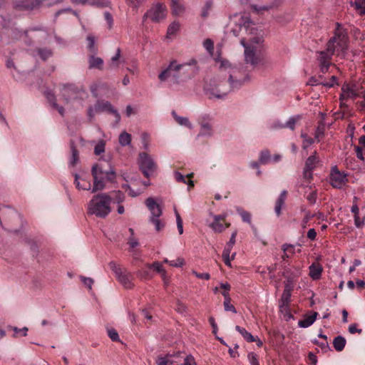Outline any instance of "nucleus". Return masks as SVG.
<instances>
[{
	"instance_id": "nucleus-1",
	"label": "nucleus",
	"mask_w": 365,
	"mask_h": 365,
	"mask_svg": "<svg viewBox=\"0 0 365 365\" xmlns=\"http://www.w3.org/2000/svg\"><path fill=\"white\" fill-rule=\"evenodd\" d=\"M233 26L228 33V37L239 38L240 44L245 48L246 63L252 66L259 64L262 60L263 36L255 24L246 14L234 16Z\"/></svg>"
},
{
	"instance_id": "nucleus-2",
	"label": "nucleus",
	"mask_w": 365,
	"mask_h": 365,
	"mask_svg": "<svg viewBox=\"0 0 365 365\" xmlns=\"http://www.w3.org/2000/svg\"><path fill=\"white\" fill-rule=\"evenodd\" d=\"M219 72L205 86L210 99H224L231 91L238 90L245 81L240 78V70L225 59H219Z\"/></svg>"
},
{
	"instance_id": "nucleus-3",
	"label": "nucleus",
	"mask_w": 365,
	"mask_h": 365,
	"mask_svg": "<svg viewBox=\"0 0 365 365\" xmlns=\"http://www.w3.org/2000/svg\"><path fill=\"white\" fill-rule=\"evenodd\" d=\"M110 158L108 160L100 159L99 162L93 165L91 169L93 178V186L91 187L90 180L83 178H79L78 174H75V184L78 190H91L96 192L105 187L106 181L112 182L116 178V173L110 163Z\"/></svg>"
},
{
	"instance_id": "nucleus-4",
	"label": "nucleus",
	"mask_w": 365,
	"mask_h": 365,
	"mask_svg": "<svg viewBox=\"0 0 365 365\" xmlns=\"http://www.w3.org/2000/svg\"><path fill=\"white\" fill-rule=\"evenodd\" d=\"M347 34L341 25L336 23L334 35L328 41L326 49L317 51L316 53L320 71L322 73H326L331 64L332 56L334 54H344L347 49Z\"/></svg>"
},
{
	"instance_id": "nucleus-5",
	"label": "nucleus",
	"mask_w": 365,
	"mask_h": 365,
	"mask_svg": "<svg viewBox=\"0 0 365 365\" xmlns=\"http://www.w3.org/2000/svg\"><path fill=\"white\" fill-rule=\"evenodd\" d=\"M112 199L113 197L106 193L94 195L88 203V214L105 218L111 212Z\"/></svg>"
},
{
	"instance_id": "nucleus-6",
	"label": "nucleus",
	"mask_w": 365,
	"mask_h": 365,
	"mask_svg": "<svg viewBox=\"0 0 365 365\" xmlns=\"http://www.w3.org/2000/svg\"><path fill=\"white\" fill-rule=\"evenodd\" d=\"M63 1V0H12L11 8L14 11L30 13L43 6L49 8Z\"/></svg>"
},
{
	"instance_id": "nucleus-7",
	"label": "nucleus",
	"mask_w": 365,
	"mask_h": 365,
	"mask_svg": "<svg viewBox=\"0 0 365 365\" xmlns=\"http://www.w3.org/2000/svg\"><path fill=\"white\" fill-rule=\"evenodd\" d=\"M167 15L166 6L163 3H155L144 14L143 21L148 19L153 23L159 24L165 20Z\"/></svg>"
},
{
	"instance_id": "nucleus-8",
	"label": "nucleus",
	"mask_w": 365,
	"mask_h": 365,
	"mask_svg": "<svg viewBox=\"0 0 365 365\" xmlns=\"http://www.w3.org/2000/svg\"><path fill=\"white\" fill-rule=\"evenodd\" d=\"M108 111L113 113L115 117V120L118 123L120 120V116L118 112L114 109L108 101H98L93 107H89L88 109V115L90 120H92L96 113Z\"/></svg>"
},
{
	"instance_id": "nucleus-9",
	"label": "nucleus",
	"mask_w": 365,
	"mask_h": 365,
	"mask_svg": "<svg viewBox=\"0 0 365 365\" xmlns=\"http://www.w3.org/2000/svg\"><path fill=\"white\" fill-rule=\"evenodd\" d=\"M139 167L143 175L147 178L151 176L157 168L154 160L146 153L140 154Z\"/></svg>"
},
{
	"instance_id": "nucleus-10",
	"label": "nucleus",
	"mask_w": 365,
	"mask_h": 365,
	"mask_svg": "<svg viewBox=\"0 0 365 365\" xmlns=\"http://www.w3.org/2000/svg\"><path fill=\"white\" fill-rule=\"evenodd\" d=\"M182 66V64H178L175 61H171L169 66L159 74L160 81H165L172 78L173 83H177L179 77L178 73Z\"/></svg>"
},
{
	"instance_id": "nucleus-11",
	"label": "nucleus",
	"mask_w": 365,
	"mask_h": 365,
	"mask_svg": "<svg viewBox=\"0 0 365 365\" xmlns=\"http://www.w3.org/2000/svg\"><path fill=\"white\" fill-rule=\"evenodd\" d=\"M109 267L115 273L118 280L126 289H130L133 287L131 282L132 276L130 273L122 270V269L114 262L109 263Z\"/></svg>"
},
{
	"instance_id": "nucleus-12",
	"label": "nucleus",
	"mask_w": 365,
	"mask_h": 365,
	"mask_svg": "<svg viewBox=\"0 0 365 365\" xmlns=\"http://www.w3.org/2000/svg\"><path fill=\"white\" fill-rule=\"evenodd\" d=\"M329 182L333 187L341 189L348 182L347 175L340 172L336 166H334L329 175Z\"/></svg>"
},
{
	"instance_id": "nucleus-13",
	"label": "nucleus",
	"mask_w": 365,
	"mask_h": 365,
	"mask_svg": "<svg viewBox=\"0 0 365 365\" xmlns=\"http://www.w3.org/2000/svg\"><path fill=\"white\" fill-rule=\"evenodd\" d=\"M61 92L66 103L77 99L78 98H81L85 94L83 90L77 88L73 84L64 85Z\"/></svg>"
},
{
	"instance_id": "nucleus-14",
	"label": "nucleus",
	"mask_w": 365,
	"mask_h": 365,
	"mask_svg": "<svg viewBox=\"0 0 365 365\" xmlns=\"http://www.w3.org/2000/svg\"><path fill=\"white\" fill-rule=\"evenodd\" d=\"M182 355L181 353L160 356L156 359L157 365H181Z\"/></svg>"
},
{
	"instance_id": "nucleus-15",
	"label": "nucleus",
	"mask_w": 365,
	"mask_h": 365,
	"mask_svg": "<svg viewBox=\"0 0 365 365\" xmlns=\"http://www.w3.org/2000/svg\"><path fill=\"white\" fill-rule=\"evenodd\" d=\"M359 96L358 86L355 84L344 83L341 86V93L339 96L340 101L354 99Z\"/></svg>"
},
{
	"instance_id": "nucleus-16",
	"label": "nucleus",
	"mask_w": 365,
	"mask_h": 365,
	"mask_svg": "<svg viewBox=\"0 0 365 365\" xmlns=\"http://www.w3.org/2000/svg\"><path fill=\"white\" fill-rule=\"evenodd\" d=\"M200 130L197 135L198 137H212L214 133L212 125L210 123V118L208 115H204L202 117L201 121L200 122Z\"/></svg>"
},
{
	"instance_id": "nucleus-17",
	"label": "nucleus",
	"mask_w": 365,
	"mask_h": 365,
	"mask_svg": "<svg viewBox=\"0 0 365 365\" xmlns=\"http://www.w3.org/2000/svg\"><path fill=\"white\" fill-rule=\"evenodd\" d=\"M24 35L25 37H30L33 38H42L45 39L48 37V34L46 29L42 27H32L28 31H25ZM23 36V34L20 35V37Z\"/></svg>"
},
{
	"instance_id": "nucleus-18",
	"label": "nucleus",
	"mask_w": 365,
	"mask_h": 365,
	"mask_svg": "<svg viewBox=\"0 0 365 365\" xmlns=\"http://www.w3.org/2000/svg\"><path fill=\"white\" fill-rule=\"evenodd\" d=\"M145 205L151 213L150 217H160L163 210L160 204L157 203L153 197H148L145 200Z\"/></svg>"
},
{
	"instance_id": "nucleus-19",
	"label": "nucleus",
	"mask_w": 365,
	"mask_h": 365,
	"mask_svg": "<svg viewBox=\"0 0 365 365\" xmlns=\"http://www.w3.org/2000/svg\"><path fill=\"white\" fill-rule=\"evenodd\" d=\"M309 276L312 279L317 280L321 277L322 273L323 271V268L320 264L312 263L309 266Z\"/></svg>"
},
{
	"instance_id": "nucleus-20",
	"label": "nucleus",
	"mask_w": 365,
	"mask_h": 365,
	"mask_svg": "<svg viewBox=\"0 0 365 365\" xmlns=\"http://www.w3.org/2000/svg\"><path fill=\"white\" fill-rule=\"evenodd\" d=\"M71 1L76 4H88L90 5L99 7H106L109 4V2L106 0H71Z\"/></svg>"
},
{
	"instance_id": "nucleus-21",
	"label": "nucleus",
	"mask_w": 365,
	"mask_h": 365,
	"mask_svg": "<svg viewBox=\"0 0 365 365\" xmlns=\"http://www.w3.org/2000/svg\"><path fill=\"white\" fill-rule=\"evenodd\" d=\"M287 196V191L282 190L275 202L274 212L277 216H279L281 215V210H282V207L284 205V202L286 200Z\"/></svg>"
},
{
	"instance_id": "nucleus-22",
	"label": "nucleus",
	"mask_w": 365,
	"mask_h": 365,
	"mask_svg": "<svg viewBox=\"0 0 365 365\" xmlns=\"http://www.w3.org/2000/svg\"><path fill=\"white\" fill-rule=\"evenodd\" d=\"M317 315V312H313L310 315L305 316L304 319L298 322V326L302 328H307L310 327L315 322Z\"/></svg>"
},
{
	"instance_id": "nucleus-23",
	"label": "nucleus",
	"mask_w": 365,
	"mask_h": 365,
	"mask_svg": "<svg viewBox=\"0 0 365 365\" xmlns=\"http://www.w3.org/2000/svg\"><path fill=\"white\" fill-rule=\"evenodd\" d=\"M173 118L175 121L181 126L187 127L190 129L192 128V125L190 122L189 119L186 117L179 116L175 111H172L171 113Z\"/></svg>"
},
{
	"instance_id": "nucleus-24",
	"label": "nucleus",
	"mask_w": 365,
	"mask_h": 365,
	"mask_svg": "<svg viewBox=\"0 0 365 365\" xmlns=\"http://www.w3.org/2000/svg\"><path fill=\"white\" fill-rule=\"evenodd\" d=\"M103 65V61L100 57H96L93 55L91 56L88 58V67L89 68H98L102 69Z\"/></svg>"
},
{
	"instance_id": "nucleus-25",
	"label": "nucleus",
	"mask_w": 365,
	"mask_h": 365,
	"mask_svg": "<svg viewBox=\"0 0 365 365\" xmlns=\"http://www.w3.org/2000/svg\"><path fill=\"white\" fill-rule=\"evenodd\" d=\"M46 98L48 99V101H49V103H51V105L52 106V107L53 108L56 109L61 115H63L64 109L62 106H58L56 103V98H55L54 95L51 92L48 91L46 93Z\"/></svg>"
},
{
	"instance_id": "nucleus-26",
	"label": "nucleus",
	"mask_w": 365,
	"mask_h": 365,
	"mask_svg": "<svg viewBox=\"0 0 365 365\" xmlns=\"http://www.w3.org/2000/svg\"><path fill=\"white\" fill-rule=\"evenodd\" d=\"M346 339L341 336H336L333 340V346L337 351H341L346 345Z\"/></svg>"
},
{
	"instance_id": "nucleus-27",
	"label": "nucleus",
	"mask_w": 365,
	"mask_h": 365,
	"mask_svg": "<svg viewBox=\"0 0 365 365\" xmlns=\"http://www.w3.org/2000/svg\"><path fill=\"white\" fill-rule=\"evenodd\" d=\"M180 24L178 21H174L168 27L166 38H171V36L175 35L180 30Z\"/></svg>"
},
{
	"instance_id": "nucleus-28",
	"label": "nucleus",
	"mask_w": 365,
	"mask_h": 365,
	"mask_svg": "<svg viewBox=\"0 0 365 365\" xmlns=\"http://www.w3.org/2000/svg\"><path fill=\"white\" fill-rule=\"evenodd\" d=\"M317 153L314 152L313 155H310L305 162L304 168L307 170H314L319 163V159L316 155Z\"/></svg>"
},
{
	"instance_id": "nucleus-29",
	"label": "nucleus",
	"mask_w": 365,
	"mask_h": 365,
	"mask_svg": "<svg viewBox=\"0 0 365 365\" xmlns=\"http://www.w3.org/2000/svg\"><path fill=\"white\" fill-rule=\"evenodd\" d=\"M350 3L360 15L365 14V0H350Z\"/></svg>"
},
{
	"instance_id": "nucleus-30",
	"label": "nucleus",
	"mask_w": 365,
	"mask_h": 365,
	"mask_svg": "<svg viewBox=\"0 0 365 365\" xmlns=\"http://www.w3.org/2000/svg\"><path fill=\"white\" fill-rule=\"evenodd\" d=\"M235 329L244 337L247 341L253 342L256 341L255 336L248 332L245 328H242L240 326H236Z\"/></svg>"
},
{
	"instance_id": "nucleus-31",
	"label": "nucleus",
	"mask_w": 365,
	"mask_h": 365,
	"mask_svg": "<svg viewBox=\"0 0 365 365\" xmlns=\"http://www.w3.org/2000/svg\"><path fill=\"white\" fill-rule=\"evenodd\" d=\"M148 267L153 268L157 272L161 274L165 284L166 285L168 284V282L166 281V272L162 267L160 263H159L158 262H155L152 264H148Z\"/></svg>"
},
{
	"instance_id": "nucleus-32",
	"label": "nucleus",
	"mask_w": 365,
	"mask_h": 365,
	"mask_svg": "<svg viewBox=\"0 0 365 365\" xmlns=\"http://www.w3.org/2000/svg\"><path fill=\"white\" fill-rule=\"evenodd\" d=\"M259 161L262 165H267L272 162V156L268 150H264L261 151Z\"/></svg>"
},
{
	"instance_id": "nucleus-33",
	"label": "nucleus",
	"mask_w": 365,
	"mask_h": 365,
	"mask_svg": "<svg viewBox=\"0 0 365 365\" xmlns=\"http://www.w3.org/2000/svg\"><path fill=\"white\" fill-rule=\"evenodd\" d=\"M302 118V116L300 115H297L292 116L289 118V120L284 123V128H287L290 129L291 130H294L295 129V125L296 123L299 121Z\"/></svg>"
},
{
	"instance_id": "nucleus-34",
	"label": "nucleus",
	"mask_w": 365,
	"mask_h": 365,
	"mask_svg": "<svg viewBox=\"0 0 365 365\" xmlns=\"http://www.w3.org/2000/svg\"><path fill=\"white\" fill-rule=\"evenodd\" d=\"M171 9L173 15L179 16L183 11V6L177 0H171Z\"/></svg>"
},
{
	"instance_id": "nucleus-35",
	"label": "nucleus",
	"mask_w": 365,
	"mask_h": 365,
	"mask_svg": "<svg viewBox=\"0 0 365 365\" xmlns=\"http://www.w3.org/2000/svg\"><path fill=\"white\" fill-rule=\"evenodd\" d=\"M131 142V135L125 131L122 132L119 135V143L122 146L128 145Z\"/></svg>"
},
{
	"instance_id": "nucleus-36",
	"label": "nucleus",
	"mask_w": 365,
	"mask_h": 365,
	"mask_svg": "<svg viewBox=\"0 0 365 365\" xmlns=\"http://www.w3.org/2000/svg\"><path fill=\"white\" fill-rule=\"evenodd\" d=\"M291 297L290 291L287 289H285L282 293L281 299H280V305L281 308L288 306Z\"/></svg>"
},
{
	"instance_id": "nucleus-37",
	"label": "nucleus",
	"mask_w": 365,
	"mask_h": 365,
	"mask_svg": "<svg viewBox=\"0 0 365 365\" xmlns=\"http://www.w3.org/2000/svg\"><path fill=\"white\" fill-rule=\"evenodd\" d=\"M174 175H175V179L177 182H180L184 184H187L189 187H192L194 186L193 181L191 180L187 181L185 179V177L180 173L175 172Z\"/></svg>"
},
{
	"instance_id": "nucleus-38",
	"label": "nucleus",
	"mask_w": 365,
	"mask_h": 365,
	"mask_svg": "<svg viewBox=\"0 0 365 365\" xmlns=\"http://www.w3.org/2000/svg\"><path fill=\"white\" fill-rule=\"evenodd\" d=\"M149 221L155 225V230L158 232L165 227V224L160 220V217H150Z\"/></svg>"
},
{
	"instance_id": "nucleus-39",
	"label": "nucleus",
	"mask_w": 365,
	"mask_h": 365,
	"mask_svg": "<svg viewBox=\"0 0 365 365\" xmlns=\"http://www.w3.org/2000/svg\"><path fill=\"white\" fill-rule=\"evenodd\" d=\"M267 127L271 130H277L284 128V125L279 120H274L270 122L268 124Z\"/></svg>"
},
{
	"instance_id": "nucleus-40",
	"label": "nucleus",
	"mask_w": 365,
	"mask_h": 365,
	"mask_svg": "<svg viewBox=\"0 0 365 365\" xmlns=\"http://www.w3.org/2000/svg\"><path fill=\"white\" fill-rule=\"evenodd\" d=\"M106 143L104 140H99L94 148V153L96 155H99L105 152Z\"/></svg>"
},
{
	"instance_id": "nucleus-41",
	"label": "nucleus",
	"mask_w": 365,
	"mask_h": 365,
	"mask_svg": "<svg viewBox=\"0 0 365 365\" xmlns=\"http://www.w3.org/2000/svg\"><path fill=\"white\" fill-rule=\"evenodd\" d=\"M301 137L303 138L302 147L304 149H307L309 145H311L314 143L313 138L309 137L306 133H302Z\"/></svg>"
},
{
	"instance_id": "nucleus-42",
	"label": "nucleus",
	"mask_w": 365,
	"mask_h": 365,
	"mask_svg": "<svg viewBox=\"0 0 365 365\" xmlns=\"http://www.w3.org/2000/svg\"><path fill=\"white\" fill-rule=\"evenodd\" d=\"M120 48H118L117 50H116V53L111 58V62L110 63V68H115L118 67V60L120 58Z\"/></svg>"
},
{
	"instance_id": "nucleus-43",
	"label": "nucleus",
	"mask_w": 365,
	"mask_h": 365,
	"mask_svg": "<svg viewBox=\"0 0 365 365\" xmlns=\"http://www.w3.org/2000/svg\"><path fill=\"white\" fill-rule=\"evenodd\" d=\"M71 158L69 163L71 166H74L78 160V153L74 146H71Z\"/></svg>"
},
{
	"instance_id": "nucleus-44",
	"label": "nucleus",
	"mask_w": 365,
	"mask_h": 365,
	"mask_svg": "<svg viewBox=\"0 0 365 365\" xmlns=\"http://www.w3.org/2000/svg\"><path fill=\"white\" fill-rule=\"evenodd\" d=\"M181 365H197L195 358L189 354L185 356H182Z\"/></svg>"
},
{
	"instance_id": "nucleus-45",
	"label": "nucleus",
	"mask_w": 365,
	"mask_h": 365,
	"mask_svg": "<svg viewBox=\"0 0 365 365\" xmlns=\"http://www.w3.org/2000/svg\"><path fill=\"white\" fill-rule=\"evenodd\" d=\"M237 212L240 215L242 220L247 223H251V215L250 214L247 212L242 210L241 208H237Z\"/></svg>"
},
{
	"instance_id": "nucleus-46",
	"label": "nucleus",
	"mask_w": 365,
	"mask_h": 365,
	"mask_svg": "<svg viewBox=\"0 0 365 365\" xmlns=\"http://www.w3.org/2000/svg\"><path fill=\"white\" fill-rule=\"evenodd\" d=\"M247 359L250 365H259L258 356L255 352L248 353Z\"/></svg>"
},
{
	"instance_id": "nucleus-47",
	"label": "nucleus",
	"mask_w": 365,
	"mask_h": 365,
	"mask_svg": "<svg viewBox=\"0 0 365 365\" xmlns=\"http://www.w3.org/2000/svg\"><path fill=\"white\" fill-rule=\"evenodd\" d=\"M203 46L207 51L208 53L212 54L214 51V43L210 39L207 38L203 41Z\"/></svg>"
},
{
	"instance_id": "nucleus-48",
	"label": "nucleus",
	"mask_w": 365,
	"mask_h": 365,
	"mask_svg": "<svg viewBox=\"0 0 365 365\" xmlns=\"http://www.w3.org/2000/svg\"><path fill=\"white\" fill-rule=\"evenodd\" d=\"M307 85H309L312 86H318V85L323 86L322 76H319L318 78L311 77L307 82Z\"/></svg>"
},
{
	"instance_id": "nucleus-49",
	"label": "nucleus",
	"mask_w": 365,
	"mask_h": 365,
	"mask_svg": "<svg viewBox=\"0 0 365 365\" xmlns=\"http://www.w3.org/2000/svg\"><path fill=\"white\" fill-rule=\"evenodd\" d=\"M38 55L40 56L41 58L43 61H46L49 57H51L52 55V52L49 49H46V48L39 49L38 51Z\"/></svg>"
},
{
	"instance_id": "nucleus-50",
	"label": "nucleus",
	"mask_w": 365,
	"mask_h": 365,
	"mask_svg": "<svg viewBox=\"0 0 365 365\" xmlns=\"http://www.w3.org/2000/svg\"><path fill=\"white\" fill-rule=\"evenodd\" d=\"M317 192L316 190H312L307 196L306 197L307 200L311 204L314 205L317 202Z\"/></svg>"
},
{
	"instance_id": "nucleus-51",
	"label": "nucleus",
	"mask_w": 365,
	"mask_h": 365,
	"mask_svg": "<svg viewBox=\"0 0 365 365\" xmlns=\"http://www.w3.org/2000/svg\"><path fill=\"white\" fill-rule=\"evenodd\" d=\"M108 335L112 341H120L119 335L115 329H108Z\"/></svg>"
},
{
	"instance_id": "nucleus-52",
	"label": "nucleus",
	"mask_w": 365,
	"mask_h": 365,
	"mask_svg": "<svg viewBox=\"0 0 365 365\" xmlns=\"http://www.w3.org/2000/svg\"><path fill=\"white\" fill-rule=\"evenodd\" d=\"M210 226L216 232H222L225 228L221 222H213Z\"/></svg>"
},
{
	"instance_id": "nucleus-53",
	"label": "nucleus",
	"mask_w": 365,
	"mask_h": 365,
	"mask_svg": "<svg viewBox=\"0 0 365 365\" xmlns=\"http://www.w3.org/2000/svg\"><path fill=\"white\" fill-rule=\"evenodd\" d=\"M88 47L91 53H95L96 48H95V38L93 36H88L87 37Z\"/></svg>"
},
{
	"instance_id": "nucleus-54",
	"label": "nucleus",
	"mask_w": 365,
	"mask_h": 365,
	"mask_svg": "<svg viewBox=\"0 0 365 365\" xmlns=\"http://www.w3.org/2000/svg\"><path fill=\"white\" fill-rule=\"evenodd\" d=\"M175 217H176V222H177V227L179 232L180 235H182L183 233V227H182V220L181 219V217L180 216L179 213L175 210Z\"/></svg>"
},
{
	"instance_id": "nucleus-55",
	"label": "nucleus",
	"mask_w": 365,
	"mask_h": 365,
	"mask_svg": "<svg viewBox=\"0 0 365 365\" xmlns=\"http://www.w3.org/2000/svg\"><path fill=\"white\" fill-rule=\"evenodd\" d=\"M115 196L113 197V200L115 202L120 204L125 199L124 194L120 191H117L114 192Z\"/></svg>"
},
{
	"instance_id": "nucleus-56",
	"label": "nucleus",
	"mask_w": 365,
	"mask_h": 365,
	"mask_svg": "<svg viewBox=\"0 0 365 365\" xmlns=\"http://www.w3.org/2000/svg\"><path fill=\"white\" fill-rule=\"evenodd\" d=\"M231 300L224 301V308L226 312H232V313H237L235 307L230 303Z\"/></svg>"
},
{
	"instance_id": "nucleus-57",
	"label": "nucleus",
	"mask_w": 365,
	"mask_h": 365,
	"mask_svg": "<svg viewBox=\"0 0 365 365\" xmlns=\"http://www.w3.org/2000/svg\"><path fill=\"white\" fill-rule=\"evenodd\" d=\"M212 6V1L210 0H208L206 1L205 6L202 8V17H207L208 15L209 10L210 9Z\"/></svg>"
},
{
	"instance_id": "nucleus-58",
	"label": "nucleus",
	"mask_w": 365,
	"mask_h": 365,
	"mask_svg": "<svg viewBox=\"0 0 365 365\" xmlns=\"http://www.w3.org/2000/svg\"><path fill=\"white\" fill-rule=\"evenodd\" d=\"M335 84H336V78L334 76H332L329 81H323V86L326 88H331Z\"/></svg>"
},
{
	"instance_id": "nucleus-59",
	"label": "nucleus",
	"mask_w": 365,
	"mask_h": 365,
	"mask_svg": "<svg viewBox=\"0 0 365 365\" xmlns=\"http://www.w3.org/2000/svg\"><path fill=\"white\" fill-rule=\"evenodd\" d=\"M169 264L172 267H180L184 264V259L178 257L175 260H170Z\"/></svg>"
},
{
	"instance_id": "nucleus-60",
	"label": "nucleus",
	"mask_w": 365,
	"mask_h": 365,
	"mask_svg": "<svg viewBox=\"0 0 365 365\" xmlns=\"http://www.w3.org/2000/svg\"><path fill=\"white\" fill-rule=\"evenodd\" d=\"M282 250L284 252H287L288 253H290L292 255L294 254V245L291 244H284L282 246Z\"/></svg>"
},
{
	"instance_id": "nucleus-61",
	"label": "nucleus",
	"mask_w": 365,
	"mask_h": 365,
	"mask_svg": "<svg viewBox=\"0 0 365 365\" xmlns=\"http://www.w3.org/2000/svg\"><path fill=\"white\" fill-rule=\"evenodd\" d=\"M314 217V215H312L309 212H306L302 221V228H306L309 221Z\"/></svg>"
},
{
	"instance_id": "nucleus-62",
	"label": "nucleus",
	"mask_w": 365,
	"mask_h": 365,
	"mask_svg": "<svg viewBox=\"0 0 365 365\" xmlns=\"http://www.w3.org/2000/svg\"><path fill=\"white\" fill-rule=\"evenodd\" d=\"M312 170H307V168H304L303 170V178L304 180L307 181H310L313 178Z\"/></svg>"
},
{
	"instance_id": "nucleus-63",
	"label": "nucleus",
	"mask_w": 365,
	"mask_h": 365,
	"mask_svg": "<svg viewBox=\"0 0 365 365\" xmlns=\"http://www.w3.org/2000/svg\"><path fill=\"white\" fill-rule=\"evenodd\" d=\"M144 0H126L127 4L135 9H137Z\"/></svg>"
},
{
	"instance_id": "nucleus-64",
	"label": "nucleus",
	"mask_w": 365,
	"mask_h": 365,
	"mask_svg": "<svg viewBox=\"0 0 365 365\" xmlns=\"http://www.w3.org/2000/svg\"><path fill=\"white\" fill-rule=\"evenodd\" d=\"M82 282L88 288L91 289L92 284H93V279L90 277H81Z\"/></svg>"
}]
</instances>
